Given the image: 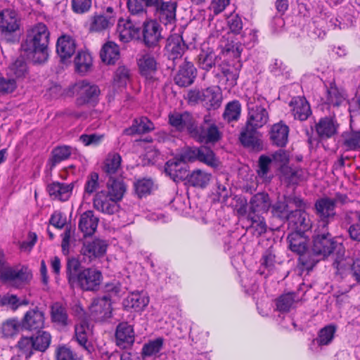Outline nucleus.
<instances>
[{
    "instance_id": "f257e3e1",
    "label": "nucleus",
    "mask_w": 360,
    "mask_h": 360,
    "mask_svg": "<svg viewBox=\"0 0 360 360\" xmlns=\"http://www.w3.org/2000/svg\"><path fill=\"white\" fill-rule=\"evenodd\" d=\"M80 262L75 258H69L67 262V277L70 285L78 287L83 291H96L103 281L101 271L96 268L80 269Z\"/></svg>"
},
{
    "instance_id": "f03ea898",
    "label": "nucleus",
    "mask_w": 360,
    "mask_h": 360,
    "mask_svg": "<svg viewBox=\"0 0 360 360\" xmlns=\"http://www.w3.org/2000/svg\"><path fill=\"white\" fill-rule=\"evenodd\" d=\"M126 191L127 186L122 180L110 179L106 188L96 194L94 199V208L107 214L117 213Z\"/></svg>"
},
{
    "instance_id": "7ed1b4c3",
    "label": "nucleus",
    "mask_w": 360,
    "mask_h": 360,
    "mask_svg": "<svg viewBox=\"0 0 360 360\" xmlns=\"http://www.w3.org/2000/svg\"><path fill=\"white\" fill-rule=\"evenodd\" d=\"M49 34L48 28L44 23L35 25L27 32L26 39L22 44V49L28 53H33V59L36 63H44L48 58Z\"/></svg>"
},
{
    "instance_id": "20e7f679",
    "label": "nucleus",
    "mask_w": 360,
    "mask_h": 360,
    "mask_svg": "<svg viewBox=\"0 0 360 360\" xmlns=\"http://www.w3.org/2000/svg\"><path fill=\"white\" fill-rule=\"evenodd\" d=\"M32 278L27 267L23 266H11L6 262L4 254L0 251V281L15 288L26 284Z\"/></svg>"
},
{
    "instance_id": "39448f33",
    "label": "nucleus",
    "mask_w": 360,
    "mask_h": 360,
    "mask_svg": "<svg viewBox=\"0 0 360 360\" xmlns=\"http://www.w3.org/2000/svg\"><path fill=\"white\" fill-rule=\"evenodd\" d=\"M248 127L258 129L263 127L269 120V115L265 109L266 101L259 95H254L248 99Z\"/></svg>"
},
{
    "instance_id": "423d86ee",
    "label": "nucleus",
    "mask_w": 360,
    "mask_h": 360,
    "mask_svg": "<svg viewBox=\"0 0 360 360\" xmlns=\"http://www.w3.org/2000/svg\"><path fill=\"white\" fill-rule=\"evenodd\" d=\"M187 99L191 104L201 103L208 109H217L221 103L222 96L218 86H210L202 90H191Z\"/></svg>"
},
{
    "instance_id": "0eeeda50",
    "label": "nucleus",
    "mask_w": 360,
    "mask_h": 360,
    "mask_svg": "<svg viewBox=\"0 0 360 360\" xmlns=\"http://www.w3.org/2000/svg\"><path fill=\"white\" fill-rule=\"evenodd\" d=\"M72 91L77 96L76 104L82 106L84 105H94L98 102L101 91L99 87L86 80L79 81L75 83Z\"/></svg>"
},
{
    "instance_id": "6e6552de",
    "label": "nucleus",
    "mask_w": 360,
    "mask_h": 360,
    "mask_svg": "<svg viewBox=\"0 0 360 360\" xmlns=\"http://www.w3.org/2000/svg\"><path fill=\"white\" fill-rule=\"evenodd\" d=\"M191 136L199 142L213 143L219 140L221 134L214 122L207 115L205 116L203 123L199 127L195 125Z\"/></svg>"
},
{
    "instance_id": "1a4fd4ad",
    "label": "nucleus",
    "mask_w": 360,
    "mask_h": 360,
    "mask_svg": "<svg viewBox=\"0 0 360 360\" xmlns=\"http://www.w3.org/2000/svg\"><path fill=\"white\" fill-rule=\"evenodd\" d=\"M179 158L185 163L198 160L211 167H217L218 165V160L215 158L213 151L205 146L186 148L181 154Z\"/></svg>"
},
{
    "instance_id": "9d476101",
    "label": "nucleus",
    "mask_w": 360,
    "mask_h": 360,
    "mask_svg": "<svg viewBox=\"0 0 360 360\" xmlns=\"http://www.w3.org/2000/svg\"><path fill=\"white\" fill-rule=\"evenodd\" d=\"M116 15L112 7H107L101 14H94L89 19L90 32H100L112 27L116 22Z\"/></svg>"
},
{
    "instance_id": "9b49d317",
    "label": "nucleus",
    "mask_w": 360,
    "mask_h": 360,
    "mask_svg": "<svg viewBox=\"0 0 360 360\" xmlns=\"http://www.w3.org/2000/svg\"><path fill=\"white\" fill-rule=\"evenodd\" d=\"M340 244L335 243L330 237L327 230L323 233L316 234L314 237L312 251L315 255L326 257L328 256L333 250L338 248Z\"/></svg>"
},
{
    "instance_id": "f8f14e48",
    "label": "nucleus",
    "mask_w": 360,
    "mask_h": 360,
    "mask_svg": "<svg viewBox=\"0 0 360 360\" xmlns=\"http://www.w3.org/2000/svg\"><path fill=\"white\" fill-rule=\"evenodd\" d=\"M337 200L330 198H322L315 203L316 212L320 219V226L323 229L327 227L328 224L335 215V207Z\"/></svg>"
},
{
    "instance_id": "ddd939ff",
    "label": "nucleus",
    "mask_w": 360,
    "mask_h": 360,
    "mask_svg": "<svg viewBox=\"0 0 360 360\" xmlns=\"http://www.w3.org/2000/svg\"><path fill=\"white\" fill-rule=\"evenodd\" d=\"M169 123L179 131H186L191 135L195 125V120L188 112H173L168 115Z\"/></svg>"
},
{
    "instance_id": "4468645a",
    "label": "nucleus",
    "mask_w": 360,
    "mask_h": 360,
    "mask_svg": "<svg viewBox=\"0 0 360 360\" xmlns=\"http://www.w3.org/2000/svg\"><path fill=\"white\" fill-rule=\"evenodd\" d=\"M20 29L17 13L11 8L0 11V32L4 35L11 34Z\"/></svg>"
},
{
    "instance_id": "2eb2a0df",
    "label": "nucleus",
    "mask_w": 360,
    "mask_h": 360,
    "mask_svg": "<svg viewBox=\"0 0 360 360\" xmlns=\"http://www.w3.org/2000/svg\"><path fill=\"white\" fill-rule=\"evenodd\" d=\"M143 38L145 44L148 46H155L162 38L161 34V27L154 20H146L143 24Z\"/></svg>"
},
{
    "instance_id": "dca6fc26",
    "label": "nucleus",
    "mask_w": 360,
    "mask_h": 360,
    "mask_svg": "<svg viewBox=\"0 0 360 360\" xmlns=\"http://www.w3.org/2000/svg\"><path fill=\"white\" fill-rule=\"evenodd\" d=\"M140 29L136 26L132 19L120 18L117 22V32L120 41L127 43L131 40L138 38Z\"/></svg>"
},
{
    "instance_id": "f3484780",
    "label": "nucleus",
    "mask_w": 360,
    "mask_h": 360,
    "mask_svg": "<svg viewBox=\"0 0 360 360\" xmlns=\"http://www.w3.org/2000/svg\"><path fill=\"white\" fill-rule=\"evenodd\" d=\"M150 298L144 291H134L123 300V306L126 309H131L136 312H142L148 305Z\"/></svg>"
},
{
    "instance_id": "a211bd4d",
    "label": "nucleus",
    "mask_w": 360,
    "mask_h": 360,
    "mask_svg": "<svg viewBox=\"0 0 360 360\" xmlns=\"http://www.w3.org/2000/svg\"><path fill=\"white\" fill-rule=\"evenodd\" d=\"M21 322L24 330H40L44 326V314L37 307L32 309L25 313Z\"/></svg>"
},
{
    "instance_id": "6ab92c4d",
    "label": "nucleus",
    "mask_w": 360,
    "mask_h": 360,
    "mask_svg": "<svg viewBox=\"0 0 360 360\" xmlns=\"http://www.w3.org/2000/svg\"><path fill=\"white\" fill-rule=\"evenodd\" d=\"M308 241L309 239L304 233L299 231H294L288 236L290 250L300 256V260L304 265H307L304 262V254L307 250Z\"/></svg>"
},
{
    "instance_id": "aec40b11",
    "label": "nucleus",
    "mask_w": 360,
    "mask_h": 360,
    "mask_svg": "<svg viewBox=\"0 0 360 360\" xmlns=\"http://www.w3.org/2000/svg\"><path fill=\"white\" fill-rule=\"evenodd\" d=\"M107 244L104 240L95 239L91 241H85L81 250L82 255L89 261L103 256L106 251Z\"/></svg>"
},
{
    "instance_id": "412c9836",
    "label": "nucleus",
    "mask_w": 360,
    "mask_h": 360,
    "mask_svg": "<svg viewBox=\"0 0 360 360\" xmlns=\"http://www.w3.org/2000/svg\"><path fill=\"white\" fill-rule=\"evenodd\" d=\"M73 188L74 183L65 184L55 181L48 185L47 191L53 199L66 201L70 198Z\"/></svg>"
},
{
    "instance_id": "4be33fe9",
    "label": "nucleus",
    "mask_w": 360,
    "mask_h": 360,
    "mask_svg": "<svg viewBox=\"0 0 360 360\" xmlns=\"http://www.w3.org/2000/svg\"><path fill=\"white\" fill-rule=\"evenodd\" d=\"M155 8L158 11L160 20L167 29L172 30L176 22V6L170 2L163 3L162 1L158 7Z\"/></svg>"
},
{
    "instance_id": "5701e85b",
    "label": "nucleus",
    "mask_w": 360,
    "mask_h": 360,
    "mask_svg": "<svg viewBox=\"0 0 360 360\" xmlns=\"http://www.w3.org/2000/svg\"><path fill=\"white\" fill-rule=\"evenodd\" d=\"M196 77V69L193 64L190 62H184L176 73L174 81L179 86H187L191 85Z\"/></svg>"
},
{
    "instance_id": "b1692460",
    "label": "nucleus",
    "mask_w": 360,
    "mask_h": 360,
    "mask_svg": "<svg viewBox=\"0 0 360 360\" xmlns=\"http://www.w3.org/2000/svg\"><path fill=\"white\" fill-rule=\"evenodd\" d=\"M165 171L174 181H178L186 176V164L179 158L175 157L166 162Z\"/></svg>"
},
{
    "instance_id": "393cba45",
    "label": "nucleus",
    "mask_w": 360,
    "mask_h": 360,
    "mask_svg": "<svg viewBox=\"0 0 360 360\" xmlns=\"http://www.w3.org/2000/svg\"><path fill=\"white\" fill-rule=\"evenodd\" d=\"M165 49L168 57L175 60L182 56L186 50V44L180 34H174L168 37Z\"/></svg>"
},
{
    "instance_id": "a878e982",
    "label": "nucleus",
    "mask_w": 360,
    "mask_h": 360,
    "mask_svg": "<svg viewBox=\"0 0 360 360\" xmlns=\"http://www.w3.org/2000/svg\"><path fill=\"white\" fill-rule=\"evenodd\" d=\"M289 127L283 122L273 124L269 131V137L274 145L283 147L288 141Z\"/></svg>"
},
{
    "instance_id": "bb28decb",
    "label": "nucleus",
    "mask_w": 360,
    "mask_h": 360,
    "mask_svg": "<svg viewBox=\"0 0 360 360\" xmlns=\"http://www.w3.org/2000/svg\"><path fill=\"white\" fill-rule=\"evenodd\" d=\"M75 338L80 346H82L88 354H91L93 350V346L88 338L91 333V330L85 320H81L79 323L75 326Z\"/></svg>"
},
{
    "instance_id": "cd10ccee",
    "label": "nucleus",
    "mask_w": 360,
    "mask_h": 360,
    "mask_svg": "<svg viewBox=\"0 0 360 360\" xmlns=\"http://www.w3.org/2000/svg\"><path fill=\"white\" fill-rule=\"evenodd\" d=\"M295 119L306 120L311 115V108L307 101L303 97H295L290 103Z\"/></svg>"
},
{
    "instance_id": "c85d7f7f",
    "label": "nucleus",
    "mask_w": 360,
    "mask_h": 360,
    "mask_svg": "<svg viewBox=\"0 0 360 360\" xmlns=\"http://www.w3.org/2000/svg\"><path fill=\"white\" fill-rule=\"evenodd\" d=\"M75 41L72 37L63 35L58 38L56 44V51L63 61L71 58L75 53Z\"/></svg>"
},
{
    "instance_id": "c756f323",
    "label": "nucleus",
    "mask_w": 360,
    "mask_h": 360,
    "mask_svg": "<svg viewBox=\"0 0 360 360\" xmlns=\"http://www.w3.org/2000/svg\"><path fill=\"white\" fill-rule=\"evenodd\" d=\"M344 248L341 245H339L335 258L333 264L334 268L336 269V273L340 276H343L351 271L353 262L354 259L349 256L344 255Z\"/></svg>"
},
{
    "instance_id": "7c9ffc66",
    "label": "nucleus",
    "mask_w": 360,
    "mask_h": 360,
    "mask_svg": "<svg viewBox=\"0 0 360 360\" xmlns=\"http://www.w3.org/2000/svg\"><path fill=\"white\" fill-rule=\"evenodd\" d=\"M90 316L94 319H100L108 316L110 313V302L106 297L95 299L89 307Z\"/></svg>"
},
{
    "instance_id": "2f4dec72",
    "label": "nucleus",
    "mask_w": 360,
    "mask_h": 360,
    "mask_svg": "<svg viewBox=\"0 0 360 360\" xmlns=\"http://www.w3.org/2000/svg\"><path fill=\"white\" fill-rule=\"evenodd\" d=\"M290 223H293L295 231L304 233L311 228V222L308 214L304 210L299 209L291 212L289 217Z\"/></svg>"
},
{
    "instance_id": "473e14b6",
    "label": "nucleus",
    "mask_w": 360,
    "mask_h": 360,
    "mask_svg": "<svg viewBox=\"0 0 360 360\" xmlns=\"http://www.w3.org/2000/svg\"><path fill=\"white\" fill-rule=\"evenodd\" d=\"M338 124L333 117L321 118L316 124V130L321 139H328L337 133Z\"/></svg>"
},
{
    "instance_id": "72a5a7b5",
    "label": "nucleus",
    "mask_w": 360,
    "mask_h": 360,
    "mask_svg": "<svg viewBox=\"0 0 360 360\" xmlns=\"http://www.w3.org/2000/svg\"><path fill=\"white\" fill-rule=\"evenodd\" d=\"M98 219L94 214L93 211L84 212L79 219V229L84 236L92 235L96 230Z\"/></svg>"
},
{
    "instance_id": "f704fd0d",
    "label": "nucleus",
    "mask_w": 360,
    "mask_h": 360,
    "mask_svg": "<svg viewBox=\"0 0 360 360\" xmlns=\"http://www.w3.org/2000/svg\"><path fill=\"white\" fill-rule=\"evenodd\" d=\"M116 340L117 345L125 347L131 345L134 341V334L132 327L126 323H120L117 328Z\"/></svg>"
},
{
    "instance_id": "c9c22d12",
    "label": "nucleus",
    "mask_w": 360,
    "mask_h": 360,
    "mask_svg": "<svg viewBox=\"0 0 360 360\" xmlns=\"http://www.w3.org/2000/svg\"><path fill=\"white\" fill-rule=\"evenodd\" d=\"M250 210L252 212L262 214L269 210L271 202L268 194L259 193L252 196L250 201Z\"/></svg>"
},
{
    "instance_id": "e433bc0d",
    "label": "nucleus",
    "mask_w": 360,
    "mask_h": 360,
    "mask_svg": "<svg viewBox=\"0 0 360 360\" xmlns=\"http://www.w3.org/2000/svg\"><path fill=\"white\" fill-rule=\"evenodd\" d=\"M101 58L106 64H114L119 58L118 46L112 41L105 43L100 53Z\"/></svg>"
},
{
    "instance_id": "4c0bfd02",
    "label": "nucleus",
    "mask_w": 360,
    "mask_h": 360,
    "mask_svg": "<svg viewBox=\"0 0 360 360\" xmlns=\"http://www.w3.org/2000/svg\"><path fill=\"white\" fill-rule=\"evenodd\" d=\"M75 70L80 74H85L89 72L92 66V57L86 51L77 52L74 60Z\"/></svg>"
},
{
    "instance_id": "58836bf2",
    "label": "nucleus",
    "mask_w": 360,
    "mask_h": 360,
    "mask_svg": "<svg viewBox=\"0 0 360 360\" xmlns=\"http://www.w3.org/2000/svg\"><path fill=\"white\" fill-rule=\"evenodd\" d=\"M138 65L141 74L148 77L155 72L157 62L152 54L145 53L139 59Z\"/></svg>"
},
{
    "instance_id": "ea45409f",
    "label": "nucleus",
    "mask_w": 360,
    "mask_h": 360,
    "mask_svg": "<svg viewBox=\"0 0 360 360\" xmlns=\"http://www.w3.org/2000/svg\"><path fill=\"white\" fill-rule=\"evenodd\" d=\"M154 129L153 123L146 117L135 119L131 127L126 129V134H143Z\"/></svg>"
},
{
    "instance_id": "a19ab883",
    "label": "nucleus",
    "mask_w": 360,
    "mask_h": 360,
    "mask_svg": "<svg viewBox=\"0 0 360 360\" xmlns=\"http://www.w3.org/2000/svg\"><path fill=\"white\" fill-rule=\"evenodd\" d=\"M337 331V326L334 324H328L321 328L317 338L314 340V343L319 346H325L330 344L334 339Z\"/></svg>"
},
{
    "instance_id": "79ce46f5",
    "label": "nucleus",
    "mask_w": 360,
    "mask_h": 360,
    "mask_svg": "<svg viewBox=\"0 0 360 360\" xmlns=\"http://www.w3.org/2000/svg\"><path fill=\"white\" fill-rule=\"evenodd\" d=\"M345 94L342 90H340L335 84H330L327 88L326 103L329 105L339 106L345 101Z\"/></svg>"
},
{
    "instance_id": "37998d69",
    "label": "nucleus",
    "mask_w": 360,
    "mask_h": 360,
    "mask_svg": "<svg viewBox=\"0 0 360 360\" xmlns=\"http://www.w3.org/2000/svg\"><path fill=\"white\" fill-rule=\"evenodd\" d=\"M212 175L201 169L193 170L187 177L188 182L195 187L205 188L210 182Z\"/></svg>"
},
{
    "instance_id": "c03bdc74",
    "label": "nucleus",
    "mask_w": 360,
    "mask_h": 360,
    "mask_svg": "<svg viewBox=\"0 0 360 360\" xmlns=\"http://www.w3.org/2000/svg\"><path fill=\"white\" fill-rule=\"evenodd\" d=\"M162 1L150 4L149 0H128L127 8L132 15H145L147 6L158 7Z\"/></svg>"
},
{
    "instance_id": "a18cd8bd",
    "label": "nucleus",
    "mask_w": 360,
    "mask_h": 360,
    "mask_svg": "<svg viewBox=\"0 0 360 360\" xmlns=\"http://www.w3.org/2000/svg\"><path fill=\"white\" fill-rule=\"evenodd\" d=\"M21 330H24L22 322L15 318L7 319L3 322L1 326V331L6 338L13 337L18 334Z\"/></svg>"
},
{
    "instance_id": "49530a36",
    "label": "nucleus",
    "mask_w": 360,
    "mask_h": 360,
    "mask_svg": "<svg viewBox=\"0 0 360 360\" xmlns=\"http://www.w3.org/2000/svg\"><path fill=\"white\" fill-rule=\"evenodd\" d=\"M72 152V148L68 146L56 147L51 153V158L49 160L51 167H53L58 163L68 160Z\"/></svg>"
},
{
    "instance_id": "de8ad7c7",
    "label": "nucleus",
    "mask_w": 360,
    "mask_h": 360,
    "mask_svg": "<svg viewBox=\"0 0 360 360\" xmlns=\"http://www.w3.org/2000/svg\"><path fill=\"white\" fill-rule=\"evenodd\" d=\"M34 347L32 336H21L16 345L18 352L27 359H30L36 351Z\"/></svg>"
},
{
    "instance_id": "09e8293b",
    "label": "nucleus",
    "mask_w": 360,
    "mask_h": 360,
    "mask_svg": "<svg viewBox=\"0 0 360 360\" xmlns=\"http://www.w3.org/2000/svg\"><path fill=\"white\" fill-rule=\"evenodd\" d=\"M32 337L36 351L45 352L51 342V335L46 331L38 330L37 333Z\"/></svg>"
},
{
    "instance_id": "8fccbe9b",
    "label": "nucleus",
    "mask_w": 360,
    "mask_h": 360,
    "mask_svg": "<svg viewBox=\"0 0 360 360\" xmlns=\"http://www.w3.org/2000/svg\"><path fill=\"white\" fill-rule=\"evenodd\" d=\"M240 140L244 146L256 147L259 145L257 129L248 127V124H246L245 129L240 134Z\"/></svg>"
},
{
    "instance_id": "3c124183",
    "label": "nucleus",
    "mask_w": 360,
    "mask_h": 360,
    "mask_svg": "<svg viewBox=\"0 0 360 360\" xmlns=\"http://www.w3.org/2000/svg\"><path fill=\"white\" fill-rule=\"evenodd\" d=\"M51 319L53 322L60 326L68 324V316L66 309L59 302L54 303L51 307Z\"/></svg>"
},
{
    "instance_id": "603ef678",
    "label": "nucleus",
    "mask_w": 360,
    "mask_h": 360,
    "mask_svg": "<svg viewBox=\"0 0 360 360\" xmlns=\"http://www.w3.org/2000/svg\"><path fill=\"white\" fill-rule=\"evenodd\" d=\"M121 156L117 153H110L108 155L103 165V170L108 174H115L121 166Z\"/></svg>"
},
{
    "instance_id": "864d4df0",
    "label": "nucleus",
    "mask_w": 360,
    "mask_h": 360,
    "mask_svg": "<svg viewBox=\"0 0 360 360\" xmlns=\"http://www.w3.org/2000/svg\"><path fill=\"white\" fill-rule=\"evenodd\" d=\"M241 113V105L239 101H233L226 104L223 117L225 120L230 122L237 121Z\"/></svg>"
},
{
    "instance_id": "5fc2aeb1",
    "label": "nucleus",
    "mask_w": 360,
    "mask_h": 360,
    "mask_svg": "<svg viewBox=\"0 0 360 360\" xmlns=\"http://www.w3.org/2000/svg\"><path fill=\"white\" fill-rule=\"evenodd\" d=\"M27 73V65L22 58H18L7 70V75L12 78L23 77Z\"/></svg>"
},
{
    "instance_id": "6e6d98bb",
    "label": "nucleus",
    "mask_w": 360,
    "mask_h": 360,
    "mask_svg": "<svg viewBox=\"0 0 360 360\" xmlns=\"http://www.w3.org/2000/svg\"><path fill=\"white\" fill-rule=\"evenodd\" d=\"M343 143L347 150L360 148V131H350L342 135Z\"/></svg>"
},
{
    "instance_id": "4d7b16f0",
    "label": "nucleus",
    "mask_w": 360,
    "mask_h": 360,
    "mask_svg": "<svg viewBox=\"0 0 360 360\" xmlns=\"http://www.w3.org/2000/svg\"><path fill=\"white\" fill-rule=\"evenodd\" d=\"M271 73L276 77L288 79L290 77V70L284 63L279 59H274L269 65Z\"/></svg>"
},
{
    "instance_id": "13d9d810",
    "label": "nucleus",
    "mask_w": 360,
    "mask_h": 360,
    "mask_svg": "<svg viewBox=\"0 0 360 360\" xmlns=\"http://www.w3.org/2000/svg\"><path fill=\"white\" fill-rule=\"evenodd\" d=\"M260 262L261 264L258 271L261 275L267 276L274 269L275 256L270 251H266Z\"/></svg>"
},
{
    "instance_id": "bf43d9fd",
    "label": "nucleus",
    "mask_w": 360,
    "mask_h": 360,
    "mask_svg": "<svg viewBox=\"0 0 360 360\" xmlns=\"http://www.w3.org/2000/svg\"><path fill=\"white\" fill-rule=\"evenodd\" d=\"M215 54L210 50H201L198 55V65L203 70H209L215 62Z\"/></svg>"
},
{
    "instance_id": "052dcab7",
    "label": "nucleus",
    "mask_w": 360,
    "mask_h": 360,
    "mask_svg": "<svg viewBox=\"0 0 360 360\" xmlns=\"http://www.w3.org/2000/svg\"><path fill=\"white\" fill-rule=\"evenodd\" d=\"M134 186L137 195L142 198L151 193L154 185L151 179H142L136 181Z\"/></svg>"
},
{
    "instance_id": "680f3d73",
    "label": "nucleus",
    "mask_w": 360,
    "mask_h": 360,
    "mask_svg": "<svg viewBox=\"0 0 360 360\" xmlns=\"http://www.w3.org/2000/svg\"><path fill=\"white\" fill-rule=\"evenodd\" d=\"M129 70L125 66L119 67L114 75L113 86L124 88L129 79Z\"/></svg>"
},
{
    "instance_id": "e2e57ef3",
    "label": "nucleus",
    "mask_w": 360,
    "mask_h": 360,
    "mask_svg": "<svg viewBox=\"0 0 360 360\" xmlns=\"http://www.w3.org/2000/svg\"><path fill=\"white\" fill-rule=\"evenodd\" d=\"M295 295L293 293H287L281 295L276 301L277 309L282 312H288L293 307Z\"/></svg>"
},
{
    "instance_id": "0e129e2a",
    "label": "nucleus",
    "mask_w": 360,
    "mask_h": 360,
    "mask_svg": "<svg viewBox=\"0 0 360 360\" xmlns=\"http://www.w3.org/2000/svg\"><path fill=\"white\" fill-rule=\"evenodd\" d=\"M163 345V339L162 338H156L145 344L142 349V354L144 356H153L158 354Z\"/></svg>"
},
{
    "instance_id": "69168bd1",
    "label": "nucleus",
    "mask_w": 360,
    "mask_h": 360,
    "mask_svg": "<svg viewBox=\"0 0 360 360\" xmlns=\"http://www.w3.org/2000/svg\"><path fill=\"white\" fill-rule=\"evenodd\" d=\"M272 159L269 156L261 155L259 158V168L257 169V174L260 178L263 179L264 180L269 179L268 174L269 172V168Z\"/></svg>"
},
{
    "instance_id": "338daca9",
    "label": "nucleus",
    "mask_w": 360,
    "mask_h": 360,
    "mask_svg": "<svg viewBox=\"0 0 360 360\" xmlns=\"http://www.w3.org/2000/svg\"><path fill=\"white\" fill-rule=\"evenodd\" d=\"M56 360H75V354L65 345L58 346L55 352Z\"/></svg>"
},
{
    "instance_id": "774afa93",
    "label": "nucleus",
    "mask_w": 360,
    "mask_h": 360,
    "mask_svg": "<svg viewBox=\"0 0 360 360\" xmlns=\"http://www.w3.org/2000/svg\"><path fill=\"white\" fill-rule=\"evenodd\" d=\"M91 4V0H72V8L75 13L82 14L89 11Z\"/></svg>"
}]
</instances>
